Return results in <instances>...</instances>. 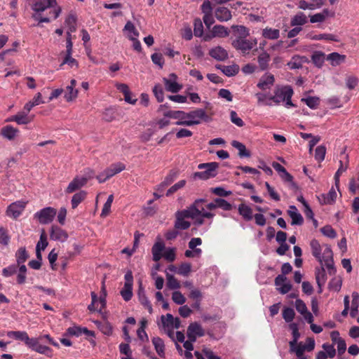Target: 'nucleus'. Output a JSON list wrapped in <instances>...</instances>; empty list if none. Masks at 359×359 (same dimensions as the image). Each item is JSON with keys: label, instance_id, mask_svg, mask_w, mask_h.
Wrapping results in <instances>:
<instances>
[{"label": "nucleus", "instance_id": "nucleus-1", "mask_svg": "<svg viewBox=\"0 0 359 359\" xmlns=\"http://www.w3.org/2000/svg\"><path fill=\"white\" fill-rule=\"evenodd\" d=\"M177 126H192L200 124L202 121L208 122L210 117L203 109H197L189 112L179 111Z\"/></svg>", "mask_w": 359, "mask_h": 359}, {"label": "nucleus", "instance_id": "nucleus-2", "mask_svg": "<svg viewBox=\"0 0 359 359\" xmlns=\"http://www.w3.org/2000/svg\"><path fill=\"white\" fill-rule=\"evenodd\" d=\"M310 247L311 249L312 255L321 264L323 263L329 270H334L333 267V259H332V251L329 245H324L323 251V247L320 245L319 242L313 239L310 242Z\"/></svg>", "mask_w": 359, "mask_h": 359}, {"label": "nucleus", "instance_id": "nucleus-3", "mask_svg": "<svg viewBox=\"0 0 359 359\" xmlns=\"http://www.w3.org/2000/svg\"><path fill=\"white\" fill-rule=\"evenodd\" d=\"M196 212L197 210L189 209V208L177 211L175 213L176 219L174 225L175 228L179 230H186L189 229L191 226V223L189 221H187L186 219L195 217Z\"/></svg>", "mask_w": 359, "mask_h": 359}, {"label": "nucleus", "instance_id": "nucleus-4", "mask_svg": "<svg viewBox=\"0 0 359 359\" xmlns=\"http://www.w3.org/2000/svg\"><path fill=\"white\" fill-rule=\"evenodd\" d=\"M53 8L54 18L56 19L61 13V7L57 6L56 0H36L32 5V9L36 13H42L48 8Z\"/></svg>", "mask_w": 359, "mask_h": 359}, {"label": "nucleus", "instance_id": "nucleus-5", "mask_svg": "<svg viewBox=\"0 0 359 359\" xmlns=\"http://www.w3.org/2000/svg\"><path fill=\"white\" fill-rule=\"evenodd\" d=\"M218 168L219 163L216 162L200 163L198 165V168L200 170L204 169L205 170L195 172L194 177L201 180H208L214 177L217 174V170Z\"/></svg>", "mask_w": 359, "mask_h": 359}, {"label": "nucleus", "instance_id": "nucleus-6", "mask_svg": "<svg viewBox=\"0 0 359 359\" xmlns=\"http://www.w3.org/2000/svg\"><path fill=\"white\" fill-rule=\"evenodd\" d=\"M292 88L290 86H285L276 89L274 95H271L269 100H272L276 104H280L284 102L286 98H292Z\"/></svg>", "mask_w": 359, "mask_h": 359}, {"label": "nucleus", "instance_id": "nucleus-7", "mask_svg": "<svg viewBox=\"0 0 359 359\" xmlns=\"http://www.w3.org/2000/svg\"><path fill=\"white\" fill-rule=\"evenodd\" d=\"M57 214V211L52 207L44 208L34 214V217L36 218L39 223L42 224H47L50 223Z\"/></svg>", "mask_w": 359, "mask_h": 359}, {"label": "nucleus", "instance_id": "nucleus-8", "mask_svg": "<svg viewBox=\"0 0 359 359\" xmlns=\"http://www.w3.org/2000/svg\"><path fill=\"white\" fill-rule=\"evenodd\" d=\"M202 244L201 238H192L188 243L189 250H187L184 255L188 258H199L202 254V250L196 247Z\"/></svg>", "mask_w": 359, "mask_h": 359}, {"label": "nucleus", "instance_id": "nucleus-9", "mask_svg": "<svg viewBox=\"0 0 359 359\" xmlns=\"http://www.w3.org/2000/svg\"><path fill=\"white\" fill-rule=\"evenodd\" d=\"M257 43L256 39L248 40L245 39H235L232 41V46L236 50H241L243 53L250 50Z\"/></svg>", "mask_w": 359, "mask_h": 359}, {"label": "nucleus", "instance_id": "nucleus-10", "mask_svg": "<svg viewBox=\"0 0 359 359\" xmlns=\"http://www.w3.org/2000/svg\"><path fill=\"white\" fill-rule=\"evenodd\" d=\"M177 76L175 74H170L168 78H163V81L165 85V88L167 91L176 93H178L182 88V86L177 81Z\"/></svg>", "mask_w": 359, "mask_h": 359}, {"label": "nucleus", "instance_id": "nucleus-11", "mask_svg": "<svg viewBox=\"0 0 359 359\" xmlns=\"http://www.w3.org/2000/svg\"><path fill=\"white\" fill-rule=\"evenodd\" d=\"M204 201V199H197L189 207V209L197 210L196 217H190V219L194 221V224L196 226H201L204 223V218L202 216V211L204 210V207L203 206Z\"/></svg>", "mask_w": 359, "mask_h": 359}, {"label": "nucleus", "instance_id": "nucleus-12", "mask_svg": "<svg viewBox=\"0 0 359 359\" xmlns=\"http://www.w3.org/2000/svg\"><path fill=\"white\" fill-rule=\"evenodd\" d=\"M27 203L22 201L11 203L7 208L6 214L13 219L18 218L24 211Z\"/></svg>", "mask_w": 359, "mask_h": 359}, {"label": "nucleus", "instance_id": "nucleus-13", "mask_svg": "<svg viewBox=\"0 0 359 359\" xmlns=\"http://www.w3.org/2000/svg\"><path fill=\"white\" fill-rule=\"evenodd\" d=\"M187 334L189 339L196 341L197 337L204 336L205 331L200 324L195 322L189 324Z\"/></svg>", "mask_w": 359, "mask_h": 359}, {"label": "nucleus", "instance_id": "nucleus-14", "mask_svg": "<svg viewBox=\"0 0 359 359\" xmlns=\"http://www.w3.org/2000/svg\"><path fill=\"white\" fill-rule=\"evenodd\" d=\"M161 323L163 327L178 329L180 327L181 321L178 318H174L172 314L161 316Z\"/></svg>", "mask_w": 359, "mask_h": 359}, {"label": "nucleus", "instance_id": "nucleus-15", "mask_svg": "<svg viewBox=\"0 0 359 359\" xmlns=\"http://www.w3.org/2000/svg\"><path fill=\"white\" fill-rule=\"evenodd\" d=\"M274 82V76L271 73L266 72L259 79L257 86L262 90H266L270 89Z\"/></svg>", "mask_w": 359, "mask_h": 359}, {"label": "nucleus", "instance_id": "nucleus-16", "mask_svg": "<svg viewBox=\"0 0 359 359\" xmlns=\"http://www.w3.org/2000/svg\"><path fill=\"white\" fill-rule=\"evenodd\" d=\"M229 35V31L223 25H215L210 34H207L204 36L205 41H209L213 37H225Z\"/></svg>", "mask_w": 359, "mask_h": 359}, {"label": "nucleus", "instance_id": "nucleus-17", "mask_svg": "<svg viewBox=\"0 0 359 359\" xmlns=\"http://www.w3.org/2000/svg\"><path fill=\"white\" fill-rule=\"evenodd\" d=\"M50 238L53 241L65 242L67 238V233L56 225H53L50 228Z\"/></svg>", "mask_w": 359, "mask_h": 359}, {"label": "nucleus", "instance_id": "nucleus-18", "mask_svg": "<svg viewBox=\"0 0 359 359\" xmlns=\"http://www.w3.org/2000/svg\"><path fill=\"white\" fill-rule=\"evenodd\" d=\"M39 340V339L36 338H29L26 345L32 351L41 354L47 355L48 352L50 351V348L40 344Z\"/></svg>", "mask_w": 359, "mask_h": 359}, {"label": "nucleus", "instance_id": "nucleus-19", "mask_svg": "<svg viewBox=\"0 0 359 359\" xmlns=\"http://www.w3.org/2000/svg\"><path fill=\"white\" fill-rule=\"evenodd\" d=\"M275 284L281 294L287 293L292 288V285L284 275H278L275 278Z\"/></svg>", "mask_w": 359, "mask_h": 359}, {"label": "nucleus", "instance_id": "nucleus-20", "mask_svg": "<svg viewBox=\"0 0 359 359\" xmlns=\"http://www.w3.org/2000/svg\"><path fill=\"white\" fill-rule=\"evenodd\" d=\"M19 133V129L11 125H6L1 129V135L9 141L14 140L18 136Z\"/></svg>", "mask_w": 359, "mask_h": 359}, {"label": "nucleus", "instance_id": "nucleus-21", "mask_svg": "<svg viewBox=\"0 0 359 359\" xmlns=\"http://www.w3.org/2000/svg\"><path fill=\"white\" fill-rule=\"evenodd\" d=\"M32 119L33 116H29L27 113H26L25 111H22L6 119V121H14L17 123L18 125H25L30 123Z\"/></svg>", "mask_w": 359, "mask_h": 359}, {"label": "nucleus", "instance_id": "nucleus-22", "mask_svg": "<svg viewBox=\"0 0 359 359\" xmlns=\"http://www.w3.org/2000/svg\"><path fill=\"white\" fill-rule=\"evenodd\" d=\"M287 214L292 219V225H302L303 224V217L299 212L296 206L290 205L289 207V210H287Z\"/></svg>", "mask_w": 359, "mask_h": 359}, {"label": "nucleus", "instance_id": "nucleus-23", "mask_svg": "<svg viewBox=\"0 0 359 359\" xmlns=\"http://www.w3.org/2000/svg\"><path fill=\"white\" fill-rule=\"evenodd\" d=\"M216 18L220 22L229 20L232 15L231 11L226 7H219L215 11Z\"/></svg>", "mask_w": 359, "mask_h": 359}, {"label": "nucleus", "instance_id": "nucleus-24", "mask_svg": "<svg viewBox=\"0 0 359 359\" xmlns=\"http://www.w3.org/2000/svg\"><path fill=\"white\" fill-rule=\"evenodd\" d=\"M85 180H82L81 177L76 176L69 184L65 192L67 194L73 193L85 185Z\"/></svg>", "mask_w": 359, "mask_h": 359}, {"label": "nucleus", "instance_id": "nucleus-25", "mask_svg": "<svg viewBox=\"0 0 359 359\" xmlns=\"http://www.w3.org/2000/svg\"><path fill=\"white\" fill-rule=\"evenodd\" d=\"M210 55L217 60H224L228 57V53L225 49L221 46H217L210 50Z\"/></svg>", "mask_w": 359, "mask_h": 359}, {"label": "nucleus", "instance_id": "nucleus-26", "mask_svg": "<svg viewBox=\"0 0 359 359\" xmlns=\"http://www.w3.org/2000/svg\"><path fill=\"white\" fill-rule=\"evenodd\" d=\"M337 192L335 189L332 187L327 194H322L318 197L321 203L331 204L334 203L337 198Z\"/></svg>", "mask_w": 359, "mask_h": 359}, {"label": "nucleus", "instance_id": "nucleus-27", "mask_svg": "<svg viewBox=\"0 0 359 359\" xmlns=\"http://www.w3.org/2000/svg\"><path fill=\"white\" fill-rule=\"evenodd\" d=\"M165 248V245L162 241H158L152 247L151 252L153 260L158 262L162 257V252Z\"/></svg>", "mask_w": 359, "mask_h": 359}, {"label": "nucleus", "instance_id": "nucleus-28", "mask_svg": "<svg viewBox=\"0 0 359 359\" xmlns=\"http://www.w3.org/2000/svg\"><path fill=\"white\" fill-rule=\"evenodd\" d=\"M238 210L245 221H250L253 218L252 210L250 206L241 203L238 205Z\"/></svg>", "mask_w": 359, "mask_h": 359}, {"label": "nucleus", "instance_id": "nucleus-29", "mask_svg": "<svg viewBox=\"0 0 359 359\" xmlns=\"http://www.w3.org/2000/svg\"><path fill=\"white\" fill-rule=\"evenodd\" d=\"M138 298L141 304L148 310L149 313H152L153 309L151 304L146 296L144 290L140 287L138 290Z\"/></svg>", "mask_w": 359, "mask_h": 359}, {"label": "nucleus", "instance_id": "nucleus-30", "mask_svg": "<svg viewBox=\"0 0 359 359\" xmlns=\"http://www.w3.org/2000/svg\"><path fill=\"white\" fill-rule=\"evenodd\" d=\"M341 156L345 159V162L343 161V159H340V161H339V163H340L339 168H338L337 171L336 172V173L334 175V180H335L336 186H337L339 182L340 175L343 172H344L348 168V157H347V156H346L345 154H341Z\"/></svg>", "mask_w": 359, "mask_h": 359}, {"label": "nucleus", "instance_id": "nucleus-31", "mask_svg": "<svg viewBox=\"0 0 359 359\" xmlns=\"http://www.w3.org/2000/svg\"><path fill=\"white\" fill-rule=\"evenodd\" d=\"M326 59L330 62V64L332 66H337L345 61L346 56L344 55H340L338 53L334 52L328 54Z\"/></svg>", "mask_w": 359, "mask_h": 359}, {"label": "nucleus", "instance_id": "nucleus-32", "mask_svg": "<svg viewBox=\"0 0 359 359\" xmlns=\"http://www.w3.org/2000/svg\"><path fill=\"white\" fill-rule=\"evenodd\" d=\"M306 61V57L304 56L294 55L292 57L287 65L291 69H298L302 68V65Z\"/></svg>", "mask_w": 359, "mask_h": 359}, {"label": "nucleus", "instance_id": "nucleus-33", "mask_svg": "<svg viewBox=\"0 0 359 359\" xmlns=\"http://www.w3.org/2000/svg\"><path fill=\"white\" fill-rule=\"evenodd\" d=\"M307 22L308 19L306 15L302 12H299L292 18L290 24L292 26H302L305 25Z\"/></svg>", "mask_w": 359, "mask_h": 359}, {"label": "nucleus", "instance_id": "nucleus-34", "mask_svg": "<svg viewBox=\"0 0 359 359\" xmlns=\"http://www.w3.org/2000/svg\"><path fill=\"white\" fill-rule=\"evenodd\" d=\"M7 336L10 338L22 341L25 344L29 339L27 333L25 331H9L7 332Z\"/></svg>", "mask_w": 359, "mask_h": 359}, {"label": "nucleus", "instance_id": "nucleus-35", "mask_svg": "<svg viewBox=\"0 0 359 359\" xmlns=\"http://www.w3.org/2000/svg\"><path fill=\"white\" fill-rule=\"evenodd\" d=\"M235 34L236 39H245L250 35L249 29L243 25H234L232 27Z\"/></svg>", "mask_w": 359, "mask_h": 359}, {"label": "nucleus", "instance_id": "nucleus-36", "mask_svg": "<svg viewBox=\"0 0 359 359\" xmlns=\"http://www.w3.org/2000/svg\"><path fill=\"white\" fill-rule=\"evenodd\" d=\"M316 279L317 284L321 292V287L326 282L327 275L325 269L322 266L321 268L317 269L316 271Z\"/></svg>", "mask_w": 359, "mask_h": 359}, {"label": "nucleus", "instance_id": "nucleus-37", "mask_svg": "<svg viewBox=\"0 0 359 359\" xmlns=\"http://www.w3.org/2000/svg\"><path fill=\"white\" fill-rule=\"evenodd\" d=\"M359 307V294L357 292H353L352 293V302H351V308L350 316L352 318H355L358 312Z\"/></svg>", "mask_w": 359, "mask_h": 359}, {"label": "nucleus", "instance_id": "nucleus-38", "mask_svg": "<svg viewBox=\"0 0 359 359\" xmlns=\"http://www.w3.org/2000/svg\"><path fill=\"white\" fill-rule=\"evenodd\" d=\"M262 36L267 39H278L280 37V31L278 29L266 27L262 30Z\"/></svg>", "mask_w": 359, "mask_h": 359}, {"label": "nucleus", "instance_id": "nucleus-39", "mask_svg": "<svg viewBox=\"0 0 359 359\" xmlns=\"http://www.w3.org/2000/svg\"><path fill=\"white\" fill-rule=\"evenodd\" d=\"M152 343L158 355L160 357H163L165 355V345L162 339L158 337H154L152 339Z\"/></svg>", "mask_w": 359, "mask_h": 359}, {"label": "nucleus", "instance_id": "nucleus-40", "mask_svg": "<svg viewBox=\"0 0 359 359\" xmlns=\"http://www.w3.org/2000/svg\"><path fill=\"white\" fill-rule=\"evenodd\" d=\"M218 68L227 76H235L239 72V67L236 65H223Z\"/></svg>", "mask_w": 359, "mask_h": 359}, {"label": "nucleus", "instance_id": "nucleus-41", "mask_svg": "<svg viewBox=\"0 0 359 359\" xmlns=\"http://www.w3.org/2000/svg\"><path fill=\"white\" fill-rule=\"evenodd\" d=\"M123 30L127 32V36L129 39L137 38L139 36L138 31L130 21L127 22Z\"/></svg>", "mask_w": 359, "mask_h": 359}, {"label": "nucleus", "instance_id": "nucleus-42", "mask_svg": "<svg viewBox=\"0 0 359 359\" xmlns=\"http://www.w3.org/2000/svg\"><path fill=\"white\" fill-rule=\"evenodd\" d=\"M16 262L18 264H24L29 258V254L25 247L18 249L15 253Z\"/></svg>", "mask_w": 359, "mask_h": 359}, {"label": "nucleus", "instance_id": "nucleus-43", "mask_svg": "<svg viewBox=\"0 0 359 359\" xmlns=\"http://www.w3.org/2000/svg\"><path fill=\"white\" fill-rule=\"evenodd\" d=\"M86 194L85 191H81L72 196L71 203L73 209H75L85 199Z\"/></svg>", "mask_w": 359, "mask_h": 359}, {"label": "nucleus", "instance_id": "nucleus-44", "mask_svg": "<svg viewBox=\"0 0 359 359\" xmlns=\"http://www.w3.org/2000/svg\"><path fill=\"white\" fill-rule=\"evenodd\" d=\"M231 145L238 150V155L241 157H249L250 156V152L246 149L245 146L243 143L233 140L231 142Z\"/></svg>", "mask_w": 359, "mask_h": 359}, {"label": "nucleus", "instance_id": "nucleus-45", "mask_svg": "<svg viewBox=\"0 0 359 359\" xmlns=\"http://www.w3.org/2000/svg\"><path fill=\"white\" fill-rule=\"evenodd\" d=\"M329 13H330V12L327 9H324L323 11V12H321V13L311 15L310 16V22L311 23L322 22L329 15Z\"/></svg>", "mask_w": 359, "mask_h": 359}, {"label": "nucleus", "instance_id": "nucleus-46", "mask_svg": "<svg viewBox=\"0 0 359 359\" xmlns=\"http://www.w3.org/2000/svg\"><path fill=\"white\" fill-rule=\"evenodd\" d=\"M270 60V55L266 52L264 51L258 57V63L262 70H265L269 65Z\"/></svg>", "mask_w": 359, "mask_h": 359}, {"label": "nucleus", "instance_id": "nucleus-47", "mask_svg": "<svg viewBox=\"0 0 359 359\" xmlns=\"http://www.w3.org/2000/svg\"><path fill=\"white\" fill-rule=\"evenodd\" d=\"M305 351H306V350L302 342H297V344L290 346V352L294 353L297 357L304 356V353Z\"/></svg>", "mask_w": 359, "mask_h": 359}, {"label": "nucleus", "instance_id": "nucleus-48", "mask_svg": "<svg viewBox=\"0 0 359 359\" xmlns=\"http://www.w3.org/2000/svg\"><path fill=\"white\" fill-rule=\"evenodd\" d=\"M255 97L257 99V104L259 105H271V100H269V95L264 93H257L255 94Z\"/></svg>", "mask_w": 359, "mask_h": 359}, {"label": "nucleus", "instance_id": "nucleus-49", "mask_svg": "<svg viewBox=\"0 0 359 359\" xmlns=\"http://www.w3.org/2000/svg\"><path fill=\"white\" fill-rule=\"evenodd\" d=\"M167 287L170 290H177L180 287V283L174 276L167 273Z\"/></svg>", "mask_w": 359, "mask_h": 359}, {"label": "nucleus", "instance_id": "nucleus-50", "mask_svg": "<svg viewBox=\"0 0 359 359\" xmlns=\"http://www.w3.org/2000/svg\"><path fill=\"white\" fill-rule=\"evenodd\" d=\"M302 102H304L309 108L315 109L319 105L320 100L317 97H308L302 98Z\"/></svg>", "mask_w": 359, "mask_h": 359}, {"label": "nucleus", "instance_id": "nucleus-51", "mask_svg": "<svg viewBox=\"0 0 359 359\" xmlns=\"http://www.w3.org/2000/svg\"><path fill=\"white\" fill-rule=\"evenodd\" d=\"M67 93L65 95V98L67 102L72 101L73 100L76 99L78 95V90L67 86L66 88Z\"/></svg>", "mask_w": 359, "mask_h": 359}, {"label": "nucleus", "instance_id": "nucleus-52", "mask_svg": "<svg viewBox=\"0 0 359 359\" xmlns=\"http://www.w3.org/2000/svg\"><path fill=\"white\" fill-rule=\"evenodd\" d=\"M194 35L198 37H201L203 34V25L201 19L196 18L194 22Z\"/></svg>", "mask_w": 359, "mask_h": 359}, {"label": "nucleus", "instance_id": "nucleus-53", "mask_svg": "<svg viewBox=\"0 0 359 359\" xmlns=\"http://www.w3.org/2000/svg\"><path fill=\"white\" fill-rule=\"evenodd\" d=\"M121 295L126 302H128L133 297V286L125 285L121 290Z\"/></svg>", "mask_w": 359, "mask_h": 359}, {"label": "nucleus", "instance_id": "nucleus-54", "mask_svg": "<svg viewBox=\"0 0 359 359\" xmlns=\"http://www.w3.org/2000/svg\"><path fill=\"white\" fill-rule=\"evenodd\" d=\"M191 265L189 263L184 262L182 263L177 271V273L183 276H187L189 273L191 272Z\"/></svg>", "mask_w": 359, "mask_h": 359}, {"label": "nucleus", "instance_id": "nucleus-55", "mask_svg": "<svg viewBox=\"0 0 359 359\" xmlns=\"http://www.w3.org/2000/svg\"><path fill=\"white\" fill-rule=\"evenodd\" d=\"M295 316V312L293 309L285 307L283 311V318L287 323H290L293 320Z\"/></svg>", "mask_w": 359, "mask_h": 359}, {"label": "nucleus", "instance_id": "nucleus-56", "mask_svg": "<svg viewBox=\"0 0 359 359\" xmlns=\"http://www.w3.org/2000/svg\"><path fill=\"white\" fill-rule=\"evenodd\" d=\"M64 65H67L71 68L79 67L78 62L72 57V55H65L62 64L60 65V67Z\"/></svg>", "mask_w": 359, "mask_h": 359}, {"label": "nucleus", "instance_id": "nucleus-57", "mask_svg": "<svg viewBox=\"0 0 359 359\" xmlns=\"http://www.w3.org/2000/svg\"><path fill=\"white\" fill-rule=\"evenodd\" d=\"M326 153L325 147L320 145L316 147L315 151V158L318 162H321L325 159Z\"/></svg>", "mask_w": 359, "mask_h": 359}, {"label": "nucleus", "instance_id": "nucleus-58", "mask_svg": "<svg viewBox=\"0 0 359 359\" xmlns=\"http://www.w3.org/2000/svg\"><path fill=\"white\" fill-rule=\"evenodd\" d=\"M172 299L175 304L178 305H182L186 302V298L180 291H175L172 292Z\"/></svg>", "mask_w": 359, "mask_h": 359}, {"label": "nucleus", "instance_id": "nucleus-59", "mask_svg": "<svg viewBox=\"0 0 359 359\" xmlns=\"http://www.w3.org/2000/svg\"><path fill=\"white\" fill-rule=\"evenodd\" d=\"M177 172L175 170H170L168 175L162 182V186H168L171 184L177 178Z\"/></svg>", "mask_w": 359, "mask_h": 359}, {"label": "nucleus", "instance_id": "nucleus-60", "mask_svg": "<svg viewBox=\"0 0 359 359\" xmlns=\"http://www.w3.org/2000/svg\"><path fill=\"white\" fill-rule=\"evenodd\" d=\"M186 184V181L184 180H180L174 185H172L166 192V196H170L180 189L183 188Z\"/></svg>", "mask_w": 359, "mask_h": 359}, {"label": "nucleus", "instance_id": "nucleus-61", "mask_svg": "<svg viewBox=\"0 0 359 359\" xmlns=\"http://www.w3.org/2000/svg\"><path fill=\"white\" fill-rule=\"evenodd\" d=\"M216 203L217 208H221L224 210H231L233 208V205L230 203L221 198H217Z\"/></svg>", "mask_w": 359, "mask_h": 359}, {"label": "nucleus", "instance_id": "nucleus-62", "mask_svg": "<svg viewBox=\"0 0 359 359\" xmlns=\"http://www.w3.org/2000/svg\"><path fill=\"white\" fill-rule=\"evenodd\" d=\"M230 120L238 127H243L245 125L244 121L238 117V114L233 110L230 111Z\"/></svg>", "mask_w": 359, "mask_h": 359}, {"label": "nucleus", "instance_id": "nucleus-63", "mask_svg": "<svg viewBox=\"0 0 359 359\" xmlns=\"http://www.w3.org/2000/svg\"><path fill=\"white\" fill-rule=\"evenodd\" d=\"M153 93L158 102H162L164 100V92L160 85H156L153 88Z\"/></svg>", "mask_w": 359, "mask_h": 359}, {"label": "nucleus", "instance_id": "nucleus-64", "mask_svg": "<svg viewBox=\"0 0 359 359\" xmlns=\"http://www.w3.org/2000/svg\"><path fill=\"white\" fill-rule=\"evenodd\" d=\"M65 24L68 26L70 34L76 30V18L73 15H69L65 20Z\"/></svg>", "mask_w": 359, "mask_h": 359}]
</instances>
